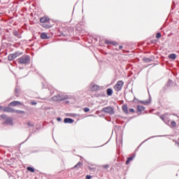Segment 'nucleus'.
Listing matches in <instances>:
<instances>
[{"mask_svg": "<svg viewBox=\"0 0 179 179\" xmlns=\"http://www.w3.org/2000/svg\"><path fill=\"white\" fill-rule=\"evenodd\" d=\"M162 37V34L160 32H158L156 35V38H160Z\"/></svg>", "mask_w": 179, "mask_h": 179, "instance_id": "nucleus-27", "label": "nucleus"}, {"mask_svg": "<svg viewBox=\"0 0 179 179\" xmlns=\"http://www.w3.org/2000/svg\"><path fill=\"white\" fill-rule=\"evenodd\" d=\"M122 111L125 113V114H128V106L124 104L122 106Z\"/></svg>", "mask_w": 179, "mask_h": 179, "instance_id": "nucleus-16", "label": "nucleus"}, {"mask_svg": "<svg viewBox=\"0 0 179 179\" xmlns=\"http://www.w3.org/2000/svg\"><path fill=\"white\" fill-rule=\"evenodd\" d=\"M148 139H150V138H147V141H148Z\"/></svg>", "mask_w": 179, "mask_h": 179, "instance_id": "nucleus-45", "label": "nucleus"}, {"mask_svg": "<svg viewBox=\"0 0 179 179\" xmlns=\"http://www.w3.org/2000/svg\"><path fill=\"white\" fill-rule=\"evenodd\" d=\"M89 170H90L91 171H94L96 170V168L94 167H92V166H88Z\"/></svg>", "mask_w": 179, "mask_h": 179, "instance_id": "nucleus-28", "label": "nucleus"}, {"mask_svg": "<svg viewBox=\"0 0 179 179\" xmlns=\"http://www.w3.org/2000/svg\"><path fill=\"white\" fill-rule=\"evenodd\" d=\"M143 61H144V62H152V59L149 57H145L143 59Z\"/></svg>", "mask_w": 179, "mask_h": 179, "instance_id": "nucleus-23", "label": "nucleus"}, {"mask_svg": "<svg viewBox=\"0 0 179 179\" xmlns=\"http://www.w3.org/2000/svg\"><path fill=\"white\" fill-rule=\"evenodd\" d=\"M4 111L6 113H15V110L11 108L9 106L4 108Z\"/></svg>", "mask_w": 179, "mask_h": 179, "instance_id": "nucleus-12", "label": "nucleus"}, {"mask_svg": "<svg viewBox=\"0 0 179 179\" xmlns=\"http://www.w3.org/2000/svg\"><path fill=\"white\" fill-rule=\"evenodd\" d=\"M66 99H68V97L65 96L64 98H62L60 95H55V96H53V100L55 101H62L63 100H65Z\"/></svg>", "mask_w": 179, "mask_h": 179, "instance_id": "nucleus-5", "label": "nucleus"}, {"mask_svg": "<svg viewBox=\"0 0 179 179\" xmlns=\"http://www.w3.org/2000/svg\"><path fill=\"white\" fill-rule=\"evenodd\" d=\"M83 166V164L80 162H79L74 167L73 169H80Z\"/></svg>", "mask_w": 179, "mask_h": 179, "instance_id": "nucleus-19", "label": "nucleus"}, {"mask_svg": "<svg viewBox=\"0 0 179 179\" xmlns=\"http://www.w3.org/2000/svg\"><path fill=\"white\" fill-rule=\"evenodd\" d=\"M84 111L85 113H89V111H90V109L89 108H85Z\"/></svg>", "mask_w": 179, "mask_h": 179, "instance_id": "nucleus-29", "label": "nucleus"}, {"mask_svg": "<svg viewBox=\"0 0 179 179\" xmlns=\"http://www.w3.org/2000/svg\"><path fill=\"white\" fill-rule=\"evenodd\" d=\"M29 138H30V136H29V137L27 138V139H29Z\"/></svg>", "mask_w": 179, "mask_h": 179, "instance_id": "nucleus-42", "label": "nucleus"}, {"mask_svg": "<svg viewBox=\"0 0 179 179\" xmlns=\"http://www.w3.org/2000/svg\"><path fill=\"white\" fill-rule=\"evenodd\" d=\"M103 169H108V165H103Z\"/></svg>", "mask_w": 179, "mask_h": 179, "instance_id": "nucleus-36", "label": "nucleus"}, {"mask_svg": "<svg viewBox=\"0 0 179 179\" xmlns=\"http://www.w3.org/2000/svg\"><path fill=\"white\" fill-rule=\"evenodd\" d=\"M13 34L15 36V37H17V38H22V34L17 31V30L14 29L13 31Z\"/></svg>", "mask_w": 179, "mask_h": 179, "instance_id": "nucleus-6", "label": "nucleus"}, {"mask_svg": "<svg viewBox=\"0 0 179 179\" xmlns=\"http://www.w3.org/2000/svg\"><path fill=\"white\" fill-rule=\"evenodd\" d=\"M15 93H18L19 90H17V88H15Z\"/></svg>", "mask_w": 179, "mask_h": 179, "instance_id": "nucleus-39", "label": "nucleus"}, {"mask_svg": "<svg viewBox=\"0 0 179 179\" xmlns=\"http://www.w3.org/2000/svg\"><path fill=\"white\" fill-rule=\"evenodd\" d=\"M142 111H145V107L142 106H137V113H142Z\"/></svg>", "mask_w": 179, "mask_h": 179, "instance_id": "nucleus-14", "label": "nucleus"}, {"mask_svg": "<svg viewBox=\"0 0 179 179\" xmlns=\"http://www.w3.org/2000/svg\"><path fill=\"white\" fill-rule=\"evenodd\" d=\"M172 83H173V80H169L168 81V85H169V86L171 85Z\"/></svg>", "mask_w": 179, "mask_h": 179, "instance_id": "nucleus-30", "label": "nucleus"}, {"mask_svg": "<svg viewBox=\"0 0 179 179\" xmlns=\"http://www.w3.org/2000/svg\"><path fill=\"white\" fill-rule=\"evenodd\" d=\"M135 154L133 155V156L127 158V160L126 162V164H129V163H131V162H132V160H134V159H135Z\"/></svg>", "mask_w": 179, "mask_h": 179, "instance_id": "nucleus-15", "label": "nucleus"}, {"mask_svg": "<svg viewBox=\"0 0 179 179\" xmlns=\"http://www.w3.org/2000/svg\"><path fill=\"white\" fill-rule=\"evenodd\" d=\"M122 48H123V46L122 45H120L119 46V49H117V50H122Z\"/></svg>", "mask_w": 179, "mask_h": 179, "instance_id": "nucleus-38", "label": "nucleus"}, {"mask_svg": "<svg viewBox=\"0 0 179 179\" xmlns=\"http://www.w3.org/2000/svg\"><path fill=\"white\" fill-rule=\"evenodd\" d=\"M8 61H13V59H16V56L15 55V53H12L8 55Z\"/></svg>", "mask_w": 179, "mask_h": 179, "instance_id": "nucleus-13", "label": "nucleus"}, {"mask_svg": "<svg viewBox=\"0 0 179 179\" xmlns=\"http://www.w3.org/2000/svg\"><path fill=\"white\" fill-rule=\"evenodd\" d=\"M160 118L162 121H164L166 120V118H164V115H161Z\"/></svg>", "mask_w": 179, "mask_h": 179, "instance_id": "nucleus-31", "label": "nucleus"}, {"mask_svg": "<svg viewBox=\"0 0 179 179\" xmlns=\"http://www.w3.org/2000/svg\"><path fill=\"white\" fill-rule=\"evenodd\" d=\"M150 101H152V98L150 96L149 100L141 101V104H144V106H149V104H150Z\"/></svg>", "mask_w": 179, "mask_h": 179, "instance_id": "nucleus-11", "label": "nucleus"}, {"mask_svg": "<svg viewBox=\"0 0 179 179\" xmlns=\"http://www.w3.org/2000/svg\"><path fill=\"white\" fill-rule=\"evenodd\" d=\"M73 122H74L73 119H71V118H69V117H66L64 120V122L65 124H73Z\"/></svg>", "mask_w": 179, "mask_h": 179, "instance_id": "nucleus-10", "label": "nucleus"}, {"mask_svg": "<svg viewBox=\"0 0 179 179\" xmlns=\"http://www.w3.org/2000/svg\"><path fill=\"white\" fill-rule=\"evenodd\" d=\"M106 44H112L113 45H115V44H117V42L115 41H110L108 40L106 41Z\"/></svg>", "mask_w": 179, "mask_h": 179, "instance_id": "nucleus-22", "label": "nucleus"}, {"mask_svg": "<svg viewBox=\"0 0 179 179\" xmlns=\"http://www.w3.org/2000/svg\"><path fill=\"white\" fill-rule=\"evenodd\" d=\"M85 178L86 179H92V176L87 175Z\"/></svg>", "mask_w": 179, "mask_h": 179, "instance_id": "nucleus-33", "label": "nucleus"}, {"mask_svg": "<svg viewBox=\"0 0 179 179\" xmlns=\"http://www.w3.org/2000/svg\"><path fill=\"white\" fill-rule=\"evenodd\" d=\"M106 94H107V96H113V89L108 88L106 90Z\"/></svg>", "mask_w": 179, "mask_h": 179, "instance_id": "nucleus-17", "label": "nucleus"}, {"mask_svg": "<svg viewBox=\"0 0 179 179\" xmlns=\"http://www.w3.org/2000/svg\"><path fill=\"white\" fill-rule=\"evenodd\" d=\"M171 125L173 127V128L176 127L177 125V123L176 122V121H171Z\"/></svg>", "mask_w": 179, "mask_h": 179, "instance_id": "nucleus-26", "label": "nucleus"}, {"mask_svg": "<svg viewBox=\"0 0 179 179\" xmlns=\"http://www.w3.org/2000/svg\"><path fill=\"white\" fill-rule=\"evenodd\" d=\"M9 106L16 107V106H23V103L19 101H13L8 104Z\"/></svg>", "mask_w": 179, "mask_h": 179, "instance_id": "nucleus-4", "label": "nucleus"}, {"mask_svg": "<svg viewBox=\"0 0 179 179\" xmlns=\"http://www.w3.org/2000/svg\"><path fill=\"white\" fill-rule=\"evenodd\" d=\"M57 121H61L62 119H61V117H57Z\"/></svg>", "mask_w": 179, "mask_h": 179, "instance_id": "nucleus-40", "label": "nucleus"}, {"mask_svg": "<svg viewBox=\"0 0 179 179\" xmlns=\"http://www.w3.org/2000/svg\"><path fill=\"white\" fill-rule=\"evenodd\" d=\"M41 23H47V22H50V18L47 16L42 17L40 19Z\"/></svg>", "mask_w": 179, "mask_h": 179, "instance_id": "nucleus-7", "label": "nucleus"}, {"mask_svg": "<svg viewBox=\"0 0 179 179\" xmlns=\"http://www.w3.org/2000/svg\"><path fill=\"white\" fill-rule=\"evenodd\" d=\"M1 118H6V115L3 114L1 115Z\"/></svg>", "mask_w": 179, "mask_h": 179, "instance_id": "nucleus-34", "label": "nucleus"}, {"mask_svg": "<svg viewBox=\"0 0 179 179\" xmlns=\"http://www.w3.org/2000/svg\"><path fill=\"white\" fill-rule=\"evenodd\" d=\"M148 139H150V138H147V141H148Z\"/></svg>", "mask_w": 179, "mask_h": 179, "instance_id": "nucleus-43", "label": "nucleus"}, {"mask_svg": "<svg viewBox=\"0 0 179 179\" xmlns=\"http://www.w3.org/2000/svg\"><path fill=\"white\" fill-rule=\"evenodd\" d=\"M129 113H135V110L134 108H130Z\"/></svg>", "mask_w": 179, "mask_h": 179, "instance_id": "nucleus-32", "label": "nucleus"}, {"mask_svg": "<svg viewBox=\"0 0 179 179\" xmlns=\"http://www.w3.org/2000/svg\"><path fill=\"white\" fill-rule=\"evenodd\" d=\"M5 124H6L7 125H13V120H12V118L10 117H8L6 120Z\"/></svg>", "mask_w": 179, "mask_h": 179, "instance_id": "nucleus-9", "label": "nucleus"}, {"mask_svg": "<svg viewBox=\"0 0 179 179\" xmlns=\"http://www.w3.org/2000/svg\"><path fill=\"white\" fill-rule=\"evenodd\" d=\"M41 38L43 40H47V38H48L47 34H45V33H42V34H41Z\"/></svg>", "mask_w": 179, "mask_h": 179, "instance_id": "nucleus-20", "label": "nucleus"}, {"mask_svg": "<svg viewBox=\"0 0 179 179\" xmlns=\"http://www.w3.org/2000/svg\"><path fill=\"white\" fill-rule=\"evenodd\" d=\"M0 110H2V106H0Z\"/></svg>", "mask_w": 179, "mask_h": 179, "instance_id": "nucleus-41", "label": "nucleus"}, {"mask_svg": "<svg viewBox=\"0 0 179 179\" xmlns=\"http://www.w3.org/2000/svg\"><path fill=\"white\" fill-rule=\"evenodd\" d=\"M148 139H150V138H147V141H148Z\"/></svg>", "mask_w": 179, "mask_h": 179, "instance_id": "nucleus-44", "label": "nucleus"}, {"mask_svg": "<svg viewBox=\"0 0 179 179\" xmlns=\"http://www.w3.org/2000/svg\"><path fill=\"white\" fill-rule=\"evenodd\" d=\"M32 106H36L37 104V102H31Z\"/></svg>", "mask_w": 179, "mask_h": 179, "instance_id": "nucleus-37", "label": "nucleus"}, {"mask_svg": "<svg viewBox=\"0 0 179 179\" xmlns=\"http://www.w3.org/2000/svg\"><path fill=\"white\" fill-rule=\"evenodd\" d=\"M28 171H30L31 173H34L35 169L33 167L28 166L27 168Z\"/></svg>", "mask_w": 179, "mask_h": 179, "instance_id": "nucleus-24", "label": "nucleus"}, {"mask_svg": "<svg viewBox=\"0 0 179 179\" xmlns=\"http://www.w3.org/2000/svg\"><path fill=\"white\" fill-rule=\"evenodd\" d=\"M30 56L27 55H22L21 57L17 59L18 64H30Z\"/></svg>", "mask_w": 179, "mask_h": 179, "instance_id": "nucleus-1", "label": "nucleus"}, {"mask_svg": "<svg viewBox=\"0 0 179 179\" xmlns=\"http://www.w3.org/2000/svg\"><path fill=\"white\" fill-rule=\"evenodd\" d=\"M27 125H29V127H34V124H31L30 122H28Z\"/></svg>", "mask_w": 179, "mask_h": 179, "instance_id": "nucleus-35", "label": "nucleus"}, {"mask_svg": "<svg viewBox=\"0 0 179 179\" xmlns=\"http://www.w3.org/2000/svg\"><path fill=\"white\" fill-rule=\"evenodd\" d=\"M101 111L102 113H106V114H110V115L114 114V108H113L111 106L103 108H102Z\"/></svg>", "mask_w": 179, "mask_h": 179, "instance_id": "nucleus-3", "label": "nucleus"}, {"mask_svg": "<svg viewBox=\"0 0 179 179\" xmlns=\"http://www.w3.org/2000/svg\"><path fill=\"white\" fill-rule=\"evenodd\" d=\"M123 86H124V81L119 80L115 85L114 90H115V92H121V90H122Z\"/></svg>", "mask_w": 179, "mask_h": 179, "instance_id": "nucleus-2", "label": "nucleus"}, {"mask_svg": "<svg viewBox=\"0 0 179 179\" xmlns=\"http://www.w3.org/2000/svg\"><path fill=\"white\" fill-rule=\"evenodd\" d=\"M14 113H16V114H24V111L19 110H15Z\"/></svg>", "mask_w": 179, "mask_h": 179, "instance_id": "nucleus-25", "label": "nucleus"}, {"mask_svg": "<svg viewBox=\"0 0 179 179\" xmlns=\"http://www.w3.org/2000/svg\"><path fill=\"white\" fill-rule=\"evenodd\" d=\"M14 55H15V58H17V57H20V55H23V52L17 51L14 52Z\"/></svg>", "mask_w": 179, "mask_h": 179, "instance_id": "nucleus-21", "label": "nucleus"}, {"mask_svg": "<svg viewBox=\"0 0 179 179\" xmlns=\"http://www.w3.org/2000/svg\"><path fill=\"white\" fill-rule=\"evenodd\" d=\"M169 58H170V59H176L177 58V55L174 53L170 54Z\"/></svg>", "mask_w": 179, "mask_h": 179, "instance_id": "nucleus-18", "label": "nucleus"}, {"mask_svg": "<svg viewBox=\"0 0 179 179\" xmlns=\"http://www.w3.org/2000/svg\"><path fill=\"white\" fill-rule=\"evenodd\" d=\"M92 92H97V90H100V86L97 85H93L91 87Z\"/></svg>", "mask_w": 179, "mask_h": 179, "instance_id": "nucleus-8", "label": "nucleus"}]
</instances>
